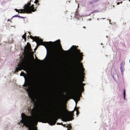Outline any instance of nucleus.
Wrapping results in <instances>:
<instances>
[{"label": "nucleus", "mask_w": 130, "mask_h": 130, "mask_svg": "<svg viewBox=\"0 0 130 130\" xmlns=\"http://www.w3.org/2000/svg\"><path fill=\"white\" fill-rule=\"evenodd\" d=\"M37 60H38V61H40V60L39 59H37Z\"/></svg>", "instance_id": "31"}, {"label": "nucleus", "mask_w": 130, "mask_h": 130, "mask_svg": "<svg viewBox=\"0 0 130 130\" xmlns=\"http://www.w3.org/2000/svg\"><path fill=\"white\" fill-rule=\"evenodd\" d=\"M70 49L74 50L75 52V54L74 56L73 61L74 64V70L75 72L76 77H77V72H78L80 77V72L81 73L84 74L85 69L84 68L82 63H80V61L83 59V53L80 52V51L76 49L75 46L73 45L70 48Z\"/></svg>", "instance_id": "2"}, {"label": "nucleus", "mask_w": 130, "mask_h": 130, "mask_svg": "<svg viewBox=\"0 0 130 130\" xmlns=\"http://www.w3.org/2000/svg\"><path fill=\"white\" fill-rule=\"evenodd\" d=\"M129 1L130 2V0H129Z\"/></svg>", "instance_id": "33"}, {"label": "nucleus", "mask_w": 130, "mask_h": 130, "mask_svg": "<svg viewBox=\"0 0 130 130\" xmlns=\"http://www.w3.org/2000/svg\"><path fill=\"white\" fill-rule=\"evenodd\" d=\"M31 112L32 113H34V111L33 110H32Z\"/></svg>", "instance_id": "22"}, {"label": "nucleus", "mask_w": 130, "mask_h": 130, "mask_svg": "<svg viewBox=\"0 0 130 130\" xmlns=\"http://www.w3.org/2000/svg\"><path fill=\"white\" fill-rule=\"evenodd\" d=\"M71 94H69L67 95V96L68 97H70L71 96Z\"/></svg>", "instance_id": "20"}, {"label": "nucleus", "mask_w": 130, "mask_h": 130, "mask_svg": "<svg viewBox=\"0 0 130 130\" xmlns=\"http://www.w3.org/2000/svg\"><path fill=\"white\" fill-rule=\"evenodd\" d=\"M28 32L29 33V34L30 35V32L28 31Z\"/></svg>", "instance_id": "28"}, {"label": "nucleus", "mask_w": 130, "mask_h": 130, "mask_svg": "<svg viewBox=\"0 0 130 130\" xmlns=\"http://www.w3.org/2000/svg\"><path fill=\"white\" fill-rule=\"evenodd\" d=\"M66 127L67 128V130H71L70 129L72 128L71 126L69 124H68L67 125Z\"/></svg>", "instance_id": "11"}, {"label": "nucleus", "mask_w": 130, "mask_h": 130, "mask_svg": "<svg viewBox=\"0 0 130 130\" xmlns=\"http://www.w3.org/2000/svg\"><path fill=\"white\" fill-rule=\"evenodd\" d=\"M74 15V17L76 18L77 17L79 16L78 12L77 11H76L75 12Z\"/></svg>", "instance_id": "12"}, {"label": "nucleus", "mask_w": 130, "mask_h": 130, "mask_svg": "<svg viewBox=\"0 0 130 130\" xmlns=\"http://www.w3.org/2000/svg\"><path fill=\"white\" fill-rule=\"evenodd\" d=\"M57 125H60V123H57Z\"/></svg>", "instance_id": "24"}, {"label": "nucleus", "mask_w": 130, "mask_h": 130, "mask_svg": "<svg viewBox=\"0 0 130 130\" xmlns=\"http://www.w3.org/2000/svg\"><path fill=\"white\" fill-rule=\"evenodd\" d=\"M75 110H77V112H76V115L77 116V115H78L79 113V111L77 109V108H75L74 109Z\"/></svg>", "instance_id": "16"}, {"label": "nucleus", "mask_w": 130, "mask_h": 130, "mask_svg": "<svg viewBox=\"0 0 130 130\" xmlns=\"http://www.w3.org/2000/svg\"><path fill=\"white\" fill-rule=\"evenodd\" d=\"M120 4V2H118L117 3V5H119Z\"/></svg>", "instance_id": "26"}, {"label": "nucleus", "mask_w": 130, "mask_h": 130, "mask_svg": "<svg viewBox=\"0 0 130 130\" xmlns=\"http://www.w3.org/2000/svg\"><path fill=\"white\" fill-rule=\"evenodd\" d=\"M125 89H124V91H123V97H124V100H125Z\"/></svg>", "instance_id": "15"}, {"label": "nucleus", "mask_w": 130, "mask_h": 130, "mask_svg": "<svg viewBox=\"0 0 130 130\" xmlns=\"http://www.w3.org/2000/svg\"><path fill=\"white\" fill-rule=\"evenodd\" d=\"M60 125H62V126L63 125V124L62 123V122L60 123Z\"/></svg>", "instance_id": "25"}, {"label": "nucleus", "mask_w": 130, "mask_h": 130, "mask_svg": "<svg viewBox=\"0 0 130 130\" xmlns=\"http://www.w3.org/2000/svg\"><path fill=\"white\" fill-rule=\"evenodd\" d=\"M39 2L38 0H35V1L34 2V3L37 4Z\"/></svg>", "instance_id": "19"}, {"label": "nucleus", "mask_w": 130, "mask_h": 130, "mask_svg": "<svg viewBox=\"0 0 130 130\" xmlns=\"http://www.w3.org/2000/svg\"><path fill=\"white\" fill-rule=\"evenodd\" d=\"M75 102H76V104H77V102L76 101H75Z\"/></svg>", "instance_id": "29"}, {"label": "nucleus", "mask_w": 130, "mask_h": 130, "mask_svg": "<svg viewBox=\"0 0 130 130\" xmlns=\"http://www.w3.org/2000/svg\"><path fill=\"white\" fill-rule=\"evenodd\" d=\"M23 86L24 87H28V88H25V89L26 91L28 92L29 91V88L32 87L34 88H37L39 87L38 83L36 81L33 83H30L29 79L28 78L27 79L25 77V82Z\"/></svg>", "instance_id": "6"}, {"label": "nucleus", "mask_w": 130, "mask_h": 130, "mask_svg": "<svg viewBox=\"0 0 130 130\" xmlns=\"http://www.w3.org/2000/svg\"><path fill=\"white\" fill-rule=\"evenodd\" d=\"M29 37L36 42L37 46L40 45H43L45 47L47 50V47L50 46V44L52 43V42L51 41L44 42L41 38H39V37L36 36L34 37L30 35Z\"/></svg>", "instance_id": "7"}, {"label": "nucleus", "mask_w": 130, "mask_h": 130, "mask_svg": "<svg viewBox=\"0 0 130 130\" xmlns=\"http://www.w3.org/2000/svg\"><path fill=\"white\" fill-rule=\"evenodd\" d=\"M27 46H26V49L27 51V52L28 53H29L32 51L31 46L30 44L29 43V42H28L27 43Z\"/></svg>", "instance_id": "9"}, {"label": "nucleus", "mask_w": 130, "mask_h": 130, "mask_svg": "<svg viewBox=\"0 0 130 130\" xmlns=\"http://www.w3.org/2000/svg\"><path fill=\"white\" fill-rule=\"evenodd\" d=\"M39 45H38V46L37 45V46L34 49V50L35 51V50L37 49L38 46H39Z\"/></svg>", "instance_id": "23"}, {"label": "nucleus", "mask_w": 130, "mask_h": 130, "mask_svg": "<svg viewBox=\"0 0 130 130\" xmlns=\"http://www.w3.org/2000/svg\"><path fill=\"white\" fill-rule=\"evenodd\" d=\"M28 96L31 99H32L33 97L32 94L29 92L28 93Z\"/></svg>", "instance_id": "13"}, {"label": "nucleus", "mask_w": 130, "mask_h": 130, "mask_svg": "<svg viewBox=\"0 0 130 130\" xmlns=\"http://www.w3.org/2000/svg\"><path fill=\"white\" fill-rule=\"evenodd\" d=\"M20 9L19 10H18L17 9H15V10H16V11L17 12H18L19 13H20V12L19 11H20ZM22 11L21 10V11Z\"/></svg>", "instance_id": "17"}, {"label": "nucleus", "mask_w": 130, "mask_h": 130, "mask_svg": "<svg viewBox=\"0 0 130 130\" xmlns=\"http://www.w3.org/2000/svg\"><path fill=\"white\" fill-rule=\"evenodd\" d=\"M7 21H10V19H9Z\"/></svg>", "instance_id": "30"}, {"label": "nucleus", "mask_w": 130, "mask_h": 130, "mask_svg": "<svg viewBox=\"0 0 130 130\" xmlns=\"http://www.w3.org/2000/svg\"><path fill=\"white\" fill-rule=\"evenodd\" d=\"M26 33H25V34L23 35L22 36V38L24 39L25 40H26Z\"/></svg>", "instance_id": "14"}, {"label": "nucleus", "mask_w": 130, "mask_h": 130, "mask_svg": "<svg viewBox=\"0 0 130 130\" xmlns=\"http://www.w3.org/2000/svg\"><path fill=\"white\" fill-rule=\"evenodd\" d=\"M84 80V79L81 78L79 73L77 71V77H76V83L74 89V93L72 94L73 97L77 101H79L80 99L78 93L83 92L84 91V86L85 85V84L83 83Z\"/></svg>", "instance_id": "3"}, {"label": "nucleus", "mask_w": 130, "mask_h": 130, "mask_svg": "<svg viewBox=\"0 0 130 130\" xmlns=\"http://www.w3.org/2000/svg\"><path fill=\"white\" fill-rule=\"evenodd\" d=\"M63 126L64 127H66V125L65 124H63Z\"/></svg>", "instance_id": "27"}, {"label": "nucleus", "mask_w": 130, "mask_h": 130, "mask_svg": "<svg viewBox=\"0 0 130 130\" xmlns=\"http://www.w3.org/2000/svg\"><path fill=\"white\" fill-rule=\"evenodd\" d=\"M24 74V73L22 72L20 74V75L21 76H23Z\"/></svg>", "instance_id": "18"}, {"label": "nucleus", "mask_w": 130, "mask_h": 130, "mask_svg": "<svg viewBox=\"0 0 130 130\" xmlns=\"http://www.w3.org/2000/svg\"><path fill=\"white\" fill-rule=\"evenodd\" d=\"M83 27L84 28H85V26H83Z\"/></svg>", "instance_id": "32"}, {"label": "nucleus", "mask_w": 130, "mask_h": 130, "mask_svg": "<svg viewBox=\"0 0 130 130\" xmlns=\"http://www.w3.org/2000/svg\"><path fill=\"white\" fill-rule=\"evenodd\" d=\"M26 60L25 62H20L19 63L18 66V67H17L15 71V72H17L19 71L22 70L24 68L26 64L30 65L32 62V59L31 58L27 57L26 59Z\"/></svg>", "instance_id": "8"}, {"label": "nucleus", "mask_w": 130, "mask_h": 130, "mask_svg": "<svg viewBox=\"0 0 130 130\" xmlns=\"http://www.w3.org/2000/svg\"><path fill=\"white\" fill-rule=\"evenodd\" d=\"M55 108L51 109L49 112L46 111L43 112L41 116L37 118H34L31 116H27L25 114L22 113V119L20 122L23 124L22 125L23 127L24 125L28 128V130H33L32 128L30 127L31 125L37 123L38 121L42 122L44 123H48L51 125H55L58 119L56 117L49 118L47 117V115L48 114L59 116L64 117V122L70 121L73 119V112H70L68 115H66L67 111L65 107H62L60 105H57Z\"/></svg>", "instance_id": "1"}, {"label": "nucleus", "mask_w": 130, "mask_h": 130, "mask_svg": "<svg viewBox=\"0 0 130 130\" xmlns=\"http://www.w3.org/2000/svg\"><path fill=\"white\" fill-rule=\"evenodd\" d=\"M32 0H30V1L27 4H25L24 6V8L23 9L20 10H22L20 13H31V12H34L36 11V8L35 9L34 5H32L30 6L31 5L30 2H31Z\"/></svg>", "instance_id": "5"}, {"label": "nucleus", "mask_w": 130, "mask_h": 130, "mask_svg": "<svg viewBox=\"0 0 130 130\" xmlns=\"http://www.w3.org/2000/svg\"><path fill=\"white\" fill-rule=\"evenodd\" d=\"M125 64V62H122L120 64V70L121 71V73L123 74L124 70V66Z\"/></svg>", "instance_id": "10"}, {"label": "nucleus", "mask_w": 130, "mask_h": 130, "mask_svg": "<svg viewBox=\"0 0 130 130\" xmlns=\"http://www.w3.org/2000/svg\"><path fill=\"white\" fill-rule=\"evenodd\" d=\"M60 40L59 39L54 42V50L53 51H50L49 53L47 51V53L48 54L49 58L51 57H56L58 55V50L57 47H58L60 49L62 50V51L65 52V51L62 49L61 45L60 43Z\"/></svg>", "instance_id": "4"}, {"label": "nucleus", "mask_w": 130, "mask_h": 130, "mask_svg": "<svg viewBox=\"0 0 130 130\" xmlns=\"http://www.w3.org/2000/svg\"><path fill=\"white\" fill-rule=\"evenodd\" d=\"M15 16L16 17H21V18H23L22 17H20V16H19L18 15H15Z\"/></svg>", "instance_id": "21"}]
</instances>
